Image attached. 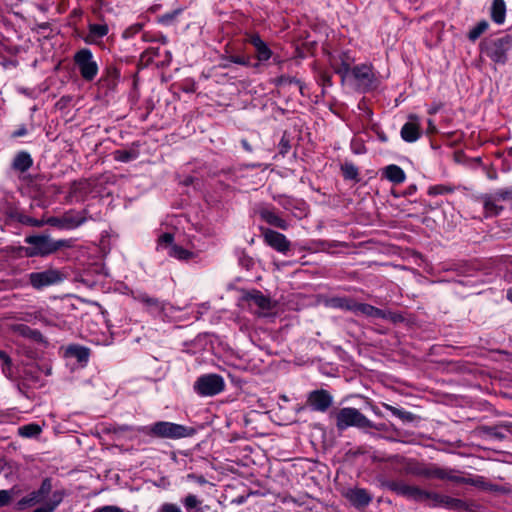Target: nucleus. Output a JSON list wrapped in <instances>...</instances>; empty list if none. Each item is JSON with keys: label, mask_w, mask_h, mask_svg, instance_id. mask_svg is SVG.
Listing matches in <instances>:
<instances>
[{"label": "nucleus", "mask_w": 512, "mask_h": 512, "mask_svg": "<svg viewBox=\"0 0 512 512\" xmlns=\"http://www.w3.org/2000/svg\"><path fill=\"white\" fill-rule=\"evenodd\" d=\"M378 481L382 488H385L397 494L398 496L405 497L415 502L429 501L427 505L433 508L448 507L450 496L427 491L421 489L418 486L409 485L403 480H390L386 478H379Z\"/></svg>", "instance_id": "1"}, {"label": "nucleus", "mask_w": 512, "mask_h": 512, "mask_svg": "<svg viewBox=\"0 0 512 512\" xmlns=\"http://www.w3.org/2000/svg\"><path fill=\"white\" fill-rule=\"evenodd\" d=\"M24 243L30 246L31 258H47L74 245L73 239H54L47 233L26 235Z\"/></svg>", "instance_id": "2"}, {"label": "nucleus", "mask_w": 512, "mask_h": 512, "mask_svg": "<svg viewBox=\"0 0 512 512\" xmlns=\"http://www.w3.org/2000/svg\"><path fill=\"white\" fill-rule=\"evenodd\" d=\"M512 50V32L500 37L483 39L479 44L481 55H485L494 64L505 65L508 62V53Z\"/></svg>", "instance_id": "3"}, {"label": "nucleus", "mask_w": 512, "mask_h": 512, "mask_svg": "<svg viewBox=\"0 0 512 512\" xmlns=\"http://www.w3.org/2000/svg\"><path fill=\"white\" fill-rule=\"evenodd\" d=\"M140 433L161 439H181L191 437L196 433L195 428L168 421H157L148 426L138 428Z\"/></svg>", "instance_id": "4"}, {"label": "nucleus", "mask_w": 512, "mask_h": 512, "mask_svg": "<svg viewBox=\"0 0 512 512\" xmlns=\"http://www.w3.org/2000/svg\"><path fill=\"white\" fill-rule=\"evenodd\" d=\"M402 472L406 475L422 477L426 479L446 480L449 472L436 464L420 462L416 459H407L402 467Z\"/></svg>", "instance_id": "5"}, {"label": "nucleus", "mask_w": 512, "mask_h": 512, "mask_svg": "<svg viewBox=\"0 0 512 512\" xmlns=\"http://www.w3.org/2000/svg\"><path fill=\"white\" fill-rule=\"evenodd\" d=\"M73 63L85 82L91 83L96 79L99 65L91 49L84 47L77 50L73 55Z\"/></svg>", "instance_id": "6"}, {"label": "nucleus", "mask_w": 512, "mask_h": 512, "mask_svg": "<svg viewBox=\"0 0 512 512\" xmlns=\"http://www.w3.org/2000/svg\"><path fill=\"white\" fill-rule=\"evenodd\" d=\"M336 427L343 431L348 427H357L359 429H378L372 421H370L358 409L345 407L336 414Z\"/></svg>", "instance_id": "7"}, {"label": "nucleus", "mask_w": 512, "mask_h": 512, "mask_svg": "<svg viewBox=\"0 0 512 512\" xmlns=\"http://www.w3.org/2000/svg\"><path fill=\"white\" fill-rule=\"evenodd\" d=\"M157 243L158 248L166 249L167 254L170 257L179 261L188 262L195 259L196 257V254L193 251L188 250L177 243H174V235L172 233L166 232L161 234L158 237Z\"/></svg>", "instance_id": "8"}, {"label": "nucleus", "mask_w": 512, "mask_h": 512, "mask_svg": "<svg viewBox=\"0 0 512 512\" xmlns=\"http://www.w3.org/2000/svg\"><path fill=\"white\" fill-rule=\"evenodd\" d=\"M86 210L77 212L75 210H69L65 212L61 217L51 216L46 219V225L56 227L61 230H73L83 225L87 218L85 214Z\"/></svg>", "instance_id": "9"}, {"label": "nucleus", "mask_w": 512, "mask_h": 512, "mask_svg": "<svg viewBox=\"0 0 512 512\" xmlns=\"http://www.w3.org/2000/svg\"><path fill=\"white\" fill-rule=\"evenodd\" d=\"M64 278V274L60 270L54 268L40 272H31L28 274L29 284L39 291L63 282Z\"/></svg>", "instance_id": "10"}, {"label": "nucleus", "mask_w": 512, "mask_h": 512, "mask_svg": "<svg viewBox=\"0 0 512 512\" xmlns=\"http://www.w3.org/2000/svg\"><path fill=\"white\" fill-rule=\"evenodd\" d=\"M193 388L200 396H214L224 390V380L218 374H204L197 378Z\"/></svg>", "instance_id": "11"}, {"label": "nucleus", "mask_w": 512, "mask_h": 512, "mask_svg": "<svg viewBox=\"0 0 512 512\" xmlns=\"http://www.w3.org/2000/svg\"><path fill=\"white\" fill-rule=\"evenodd\" d=\"M363 92L370 91L376 87V77L373 67L370 64L355 65L349 75Z\"/></svg>", "instance_id": "12"}, {"label": "nucleus", "mask_w": 512, "mask_h": 512, "mask_svg": "<svg viewBox=\"0 0 512 512\" xmlns=\"http://www.w3.org/2000/svg\"><path fill=\"white\" fill-rule=\"evenodd\" d=\"M354 62L355 58L349 50L342 51L337 55H329V64L333 71L341 77L342 84L349 78Z\"/></svg>", "instance_id": "13"}, {"label": "nucleus", "mask_w": 512, "mask_h": 512, "mask_svg": "<svg viewBox=\"0 0 512 512\" xmlns=\"http://www.w3.org/2000/svg\"><path fill=\"white\" fill-rule=\"evenodd\" d=\"M332 404L333 396L325 389H316L307 395V405L312 411L325 413Z\"/></svg>", "instance_id": "14"}, {"label": "nucleus", "mask_w": 512, "mask_h": 512, "mask_svg": "<svg viewBox=\"0 0 512 512\" xmlns=\"http://www.w3.org/2000/svg\"><path fill=\"white\" fill-rule=\"evenodd\" d=\"M121 75V70L114 64L107 65L97 81L99 89L105 90V92L115 91Z\"/></svg>", "instance_id": "15"}, {"label": "nucleus", "mask_w": 512, "mask_h": 512, "mask_svg": "<svg viewBox=\"0 0 512 512\" xmlns=\"http://www.w3.org/2000/svg\"><path fill=\"white\" fill-rule=\"evenodd\" d=\"M239 300L247 302L249 305L253 303L261 311H270L274 308V304L269 296L264 295L257 289L241 290Z\"/></svg>", "instance_id": "16"}, {"label": "nucleus", "mask_w": 512, "mask_h": 512, "mask_svg": "<svg viewBox=\"0 0 512 512\" xmlns=\"http://www.w3.org/2000/svg\"><path fill=\"white\" fill-rule=\"evenodd\" d=\"M422 135L420 117L416 114H409L408 121L402 126L400 136L407 143L416 142Z\"/></svg>", "instance_id": "17"}, {"label": "nucleus", "mask_w": 512, "mask_h": 512, "mask_svg": "<svg viewBox=\"0 0 512 512\" xmlns=\"http://www.w3.org/2000/svg\"><path fill=\"white\" fill-rule=\"evenodd\" d=\"M264 242L280 253H287L290 250L291 243L282 233L269 228H261Z\"/></svg>", "instance_id": "18"}, {"label": "nucleus", "mask_w": 512, "mask_h": 512, "mask_svg": "<svg viewBox=\"0 0 512 512\" xmlns=\"http://www.w3.org/2000/svg\"><path fill=\"white\" fill-rule=\"evenodd\" d=\"M479 433L489 439L502 441L507 438L508 434L512 435V423H502L494 426H481Z\"/></svg>", "instance_id": "19"}, {"label": "nucleus", "mask_w": 512, "mask_h": 512, "mask_svg": "<svg viewBox=\"0 0 512 512\" xmlns=\"http://www.w3.org/2000/svg\"><path fill=\"white\" fill-rule=\"evenodd\" d=\"M355 313H361L367 317H372V318L390 319L394 322L401 319L400 315L382 310L380 308H377V307L367 304V303H358L357 302Z\"/></svg>", "instance_id": "20"}, {"label": "nucleus", "mask_w": 512, "mask_h": 512, "mask_svg": "<svg viewBox=\"0 0 512 512\" xmlns=\"http://www.w3.org/2000/svg\"><path fill=\"white\" fill-rule=\"evenodd\" d=\"M91 349L80 344H69L65 347L64 356L66 358H74L76 361L85 366L90 359Z\"/></svg>", "instance_id": "21"}, {"label": "nucleus", "mask_w": 512, "mask_h": 512, "mask_svg": "<svg viewBox=\"0 0 512 512\" xmlns=\"http://www.w3.org/2000/svg\"><path fill=\"white\" fill-rule=\"evenodd\" d=\"M20 213L21 210L13 200L3 199L0 201V219H3L6 224L11 225L17 222Z\"/></svg>", "instance_id": "22"}, {"label": "nucleus", "mask_w": 512, "mask_h": 512, "mask_svg": "<svg viewBox=\"0 0 512 512\" xmlns=\"http://www.w3.org/2000/svg\"><path fill=\"white\" fill-rule=\"evenodd\" d=\"M485 217H496L500 215V213L504 210V206L500 204L499 199H497L495 193L483 194L480 197Z\"/></svg>", "instance_id": "23"}, {"label": "nucleus", "mask_w": 512, "mask_h": 512, "mask_svg": "<svg viewBox=\"0 0 512 512\" xmlns=\"http://www.w3.org/2000/svg\"><path fill=\"white\" fill-rule=\"evenodd\" d=\"M345 496L353 506L358 508L366 507L372 501L371 494L364 488L349 489Z\"/></svg>", "instance_id": "24"}, {"label": "nucleus", "mask_w": 512, "mask_h": 512, "mask_svg": "<svg viewBox=\"0 0 512 512\" xmlns=\"http://www.w3.org/2000/svg\"><path fill=\"white\" fill-rule=\"evenodd\" d=\"M139 147L140 143L138 141H134L128 149L115 150L112 153L113 159L117 162L129 163L139 157Z\"/></svg>", "instance_id": "25"}, {"label": "nucleus", "mask_w": 512, "mask_h": 512, "mask_svg": "<svg viewBox=\"0 0 512 512\" xmlns=\"http://www.w3.org/2000/svg\"><path fill=\"white\" fill-rule=\"evenodd\" d=\"M250 44L254 47L256 57L259 62H265L272 56V51L258 34H253L249 38Z\"/></svg>", "instance_id": "26"}, {"label": "nucleus", "mask_w": 512, "mask_h": 512, "mask_svg": "<svg viewBox=\"0 0 512 512\" xmlns=\"http://www.w3.org/2000/svg\"><path fill=\"white\" fill-rule=\"evenodd\" d=\"M259 215L263 221L271 226H275L276 228L287 230L289 228V223L281 218L274 210L269 208H262L259 211Z\"/></svg>", "instance_id": "27"}, {"label": "nucleus", "mask_w": 512, "mask_h": 512, "mask_svg": "<svg viewBox=\"0 0 512 512\" xmlns=\"http://www.w3.org/2000/svg\"><path fill=\"white\" fill-rule=\"evenodd\" d=\"M108 32L109 27L107 24L90 23L88 25V34L84 38V41L87 44H97Z\"/></svg>", "instance_id": "28"}, {"label": "nucleus", "mask_w": 512, "mask_h": 512, "mask_svg": "<svg viewBox=\"0 0 512 512\" xmlns=\"http://www.w3.org/2000/svg\"><path fill=\"white\" fill-rule=\"evenodd\" d=\"M506 3L504 0H493L490 7V18L497 24L502 25L506 19Z\"/></svg>", "instance_id": "29"}, {"label": "nucleus", "mask_w": 512, "mask_h": 512, "mask_svg": "<svg viewBox=\"0 0 512 512\" xmlns=\"http://www.w3.org/2000/svg\"><path fill=\"white\" fill-rule=\"evenodd\" d=\"M15 331L22 337L28 338L36 343H45V337L40 330L31 328L26 324H18L15 326Z\"/></svg>", "instance_id": "30"}, {"label": "nucleus", "mask_w": 512, "mask_h": 512, "mask_svg": "<svg viewBox=\"0 0 512 512\" xmlns=\"http://www.w3.org/2000/svg\"><path fill=\"white\" fill-rule=\"evenodd\" d=\"M33 165V159L31 155L26 151L18 152L12 162V168L15 171L24 173L28 171Z\"/></svg>", "instance_id": "31"}, {"label": "nucleus", "mask_w": 512, "mask_h": 512, "mask_svg": "<svg viewBox=\"0 0 512 512\" xmlns=\"http://www.w3.org/2000/svg\"><path fill=\"white\" fill-rule=\"evenodd\" d=\"M383 176L393 184H401L406 180L404 170L396 164L386 166L383 169Z\"/></svg>", "instance_id": "32"}, {"label": "nucleus", "mask_w": 512, "mask_h": 512, "mask_svg": "<svg viewBox=\"0 0 512 512\" xmlns=\"http://www.w3.org/2000/svg\"><path fill=\"white\" fill-rule=\"evenodd\" d=\"M446 480H450L459 484H468L476 487H481L484 489H489L491 491H497V487L495 485L487 484L483 481L482 477L474 478H466L461 476H452L449 474V477Z\"/></svg>", "instance_id": "33"}, {"label": "nucleus", "mask_w": 512, "mask_h": 512, "mask_svg": "<svg viewBox=\"0 0 512 512\" xmlns=\"http://www.w3.org/2000/svg\"><path fill=\"white\" fill-rule=\"evenodd\" d=\"M52 491V480L46 477L42 480L40 487L32 491L30 494L34 497L37 504L44 502Z\"/></svg>", "instance_id": "34"}, {"label": "nucleus", "mask_w": 512, "mask_h": 512, "mask_svg": "<svg viewBox=\"0 0 512 512\" xmlns=\"http://www.w3.org/2000/svg\"><path fill=\"white\" fill-rule=\"evenodd\" d=\"M131 296L134 300L154 309H162L163 306L158 298L149 296L146 292L132 291Z\"/></svg>", "instance_id": "35"}, {"label": "nucleus", "mask_w": 512, "mask_h": 512, "mask_svg": "<svg viewBox=\"0 0 512 512\" xmlns=\"http://www.w3.org/2000/svg\"><path fill=\"white\" fill-rule=\"evenodd\" d=\"M330 304L334 308L356 312L357 302L349 297H334L330 300Z\"/></svg>", "instance_id": "36"}, {"label": "nucleus", "mask_w": 512, "mask_h": 512, "mask_svg": "<svg viewBox=\"0 0 512 512\" xmlns=\"http://www.w3.org/2000/svg\"><path fill=\"white\" fill-rule=\"evenodd\" d=\"M383 406L387 411H390L394 416L401 419L403 422L411 423L416 419V416L413 413L404 409L394 407L390 404H383Z\"/></svg>", "instance_id": "37"}, {"label": "nucleus", "mask_w": 512, "mask_h": 512, "mask_svg": "<svg viewBox=\"0 0 512 512\" xmlns=\"http://www.w3.org/2000/svg\"><path fill=\"white\" fill-rule=\"evenodd\" d=\"M41 432V427L36 423H29L18 428V435L24 438L37 437Z\"/></svg>", "instance_id": "38"}, {"label": "nucleus", "mask_w": 512, "mask_h": 512, "mask_svg": "<svg viewBox=\"0 0 512 512\" xmlns=\"http://www.w3.org/2000/svg\"><path fill=\"white\" fill-rule=\"evenodd\" d=\"M341 172L345 180H354L355 182H359V170L358 168L351 162H345L341 165Z\"/></svg>", "instance_id": "39"}, {"label": "nucleus", "mask_w": 512, "mask_h": 512, "mask_svg": "<svg viewBox=\"0 0 512 512\" xmlns=\"http://www.w3.org/2000/svg\"><path fill=\"white\" fill-rule=\"evenodd\" d=\"M489 28L487 20H481L478 22L467 34L468 39L471 42H475L482 34H484Z\"/></svg>", "instance_id": "40"}, {"label": "nucleus", "mask_w": 512, "mask_h": 512, "mask_svg": "<svg viewBox=\"0 0 512 512\" xmlns=\"http://www.w3.org/2000/svg\"><path fill=\"white\" fill-rule=\"evenodd\" d=\"M455 191V186L451 184H437L428 188L427 194L429 196H438L452 194Z\"/></svg>", "instance_id": "41"}, {"label": "nucleus", "mask_w": 512, "mask_h": 512, "mask_svg": "<svg viewBox=\"0 0 512 512\" xmlns=\"http://www.w3.org/2000/svg\"><path fill=\"white\" fill-rule=\"evenodd\" d=\"M18 492L19 490L16 487L0 490V508L9 506Z\"/></svg>", "instance_id": "42"}, {"label": "nucleus", "mask_w": 512, "mask_h": 512, "mask_svg": "<svg viewBox=\"0 0 512 512\" xmlns=\"http://www.w3.org/2000/svg\"><path fill=\"white\" fill-rule=\"evenodd\" d=\"M273 83L278 87H283L291 84H296L299 86L301 94H303V85L302 82L296 77L288 76V75H280L279 77L273 80Z\"/></svg>", "instance_id": "43"}, {"label": "nucleus", "mask_w": 512, "mask_h": 512, "mask_svg": "<svg viewBox=\"0 0 512 512\" xmlns=\"http://www.w3.org/2000/svg\"><path fill=\"white\" fill-rule=\"evenodd\" d=\"M45 221H46V219H37V218L31 217V216H28L21 211L20 216L16 223H20L22 225L30 226V227H42V226L46 225Z\"/></svg>", "instance_id": "44"}, {"label": "nucleus", "mask_w": 512, "mask_h": 512, "mask_svg": "<svg viewBox=\"0 0 512 512\" xmlns=\"http://www.w3.org/2000/svg\"><path fill=\"white\" fill-rule=\"evenodd\" d=\"M447 509L459 512H467L470 510L469 504L466 501L453 497H450Z\"/></svg>", "instance_id": "45"}, {"label": "nucleus", "mask_w": 512, "mask_h": 512, "mask_svg": "<svg viewBox=\"0 0 512 512\" xmlns=\"http://www.w3.org/2000/svg\"><path fill=\"white\" fill-rule=\"evenodd\" d=\"M36 504L37 502L34 500V497L29 493L17 501L15 504V509L18 511H23L29 507L35 506Z\"/></svg>", "instance_id": "46"}, {"label": "nucleus", "mask_w": 512, "mask_h": 512, "mask_svg": "<svg viewBox=\"0 0 512 512\" xmlns=\"http://www.w3.org/2000/svg\"><path fill=\"white\" fill-rule=\"evenodd\" d=\"M12 367H13V362H12L11 357L4 351L3 357L1 359L2 373L6 377H9L12 373Z\"/></svg>", "instance_id": "47"}, {"label": "nucleus", "mask_w": 512, "mask_h": 512, "mask_svg": "<svg viewBox=\"0 0 512 512\" xmlns=\"http://www.w3.org/2000/svg\"><path fill=\"white\" fill-rule=\"evenodd\" d=\"M230 64H239L243 66L249 65V58L242 55L227 56L226 55V69L230 67Z\"/></svg>", "instance_id": "48"}, {"label": "nucleus", "mask_w": 512, "mask_h": 512, "mask_svg": "<svg viewBox=\"0 0 512 512\" xmlns=\"http://www.w3.org/2000/svg\"><path fill=\"white\" fill-rule=\"evenodd\" d=\"M183 505L187 509V511H193L200 504L201 501L193 494H188L182 501Z\"/></svg>", "instance_id": "49"}, {"label": "nucleus", "mask_w": 512, "mask_h": 512, "mask_svg": "<svg viewBox=\"0 0 512 512\" xmlns=\"http://www.w3.org/2000/svg\"><path fill=\"white\" fill-rule=\"evenodd\" d=\"M278 148H279V154L282 157H285L286 154L289 152L291 145H290V140L288 138L287 132L283 133V135L280 139V142L278 144Z\"/></svg>", "instance_id": "50"}, {"label": "nucleus", "mask_w": 512, "mask_h": 512, "mask_svg": "<svg viewBox=\"0 0 512 512\" xmlns=\"http://www.w3.org/2000/svg\"><path fill=\"white\" fill-rule=\"evenodd\" d=\"M61 503V499L50 500L43 506L36 508L33 512H53Z\"/></svg>", "instance_id": "51"}, {"label": "nucleus", "mask_w": 512, "mask_h": 512, "mask_svg": "<svg viewBox=\"0 0 512 512\" xmlns=\"http://www.w3.org/2000/svg\"><path fill=\"white\" fill-rule=\"evenodd\" d=\"M318 81L324 87H331L333 85L332 75L325 70L318 72Z\"/></svg>", "instance_id": "52"}, {"label": "nucleus", "mask_w": 512, "mask_h": 512, "mask_svg": "<svg viewBox=\"0 0 512 512\" xmlns=\"http://www.w3.org/2000/svg\"><path fill=\"white\" fill-rule=\"evenodd\" d=\"M494 193L500 202H502V201L512 202V187L505 188V189H499V190L495 191Z\"/></svg>", "instance_id": "53"}, {"label": "nucleus", "mask_w": 512, "mask_h": 512, "mask_svg": "<svg viewBox=\"0 0 512 512\" xmlns=\"http://www.w3.org/2000/svg\"><path fill=\"white\" fill-rule=\"evenodd\" d=\"M13 252L17 257L31 258L30 246L27 244L13 248Z\"/></svg>", "instance_id": "54"}, {"label": "nucleus", "mask_w": 512, "mask_h": 512, "mask_svg": "<svg viewBox=\"0 0 512 512\" xmlns=\"http://www.w3.org/2000/svg\"><path fill=\"white\" fill-rule=\"evenodd\" d=\"M239 264L247 270H250L254 265V260L250 256L241 252L238 257Z\"/></svg>", "instance_id": "55"}, {"label": "nucleus", "mask_w": 512, "mask_h": 512, "mask_svg": "<svg viewBox=\"0 0 512 512\" xmlns=\"http://www.w3.org/2000/svg\"><path fill=\"white\" fill-rule=\"evenodd\" d=\"M182 12L181 9H177V10H174L172 12H168V13H165L163 14L159 21L162 23V24H165V25H169L173 22V20L175 19V17L177 15H179L180 13Z\"/></svg>", "instance_id": "56"}, {"label": "nucleus", "mask_w": 512, "mask_h": 512, "mask_svg": "<svg viewBox=\"0 0 512 512\" xmlns=\"http://www.w3.org/2000/svg\"><path fill=\"white\" fill-rule=\"evenodd\" d=\"M158 512H182V510L174 503H164Z\"/></svg>", "instance_id": "57"}, {"label": "nucleus", "mask_w": 512, "mask_h": 512, "mask_svg": "<svg viewBox=\"0 0 512 512\" xmlns=\"http://www.w3.org/2000/svg\"><path fill=\"white\" fill-rule=\"evenodd\" d=\"M187 479L190 481H193L197 484H200V485H204V484L208 483V481L206 480V478L203 475H197L194 473L188 474Z\"/></svg>", "instance_id": "58"}, {"label": "nucleus", "mask_w": 512, "mask_h": 512, "mask_svg": "<svg viewBox=\"0 0 512 512\" xmlns=\"http://www.w3.org/2000/svg\"><path fill=\"white\" fill-rule=\"evenodd\" d=\"M94 512H124V510L118 506L106 505L97 508Z\"/></svg>", "instance_id": "59"}, {"label": "nucleus", "mask_w": 512, "mask_h": 512, "mask_svg": "<svg viewBox=\"0 0 512 512\" xmlns=\"http://www.w3.org/2000/svg\"><path fill=\"white\" fill-rule=\"evenodd\" d=\"M142 26L140 24L134 26V27H131L127 30H125L123 36L124 37H129L130 35L134 34V33H137L141 30Z\"/></svg>", "instance_id": "60"}, {"label": "nucleus", "mask_w": 512, "mask_h": 512, "mask_svg": "<svg viewBox=\"0 0 512 512\" xmlns=\"http://www.w3.org/2000/svg\"><path fill=\"white\" fill-rule=\"evenodd\" d=\"M417 191V186L415 184L409 185L403 192V196H411L415 194Z\"/></svg>", "instance_id": "61"}, {"label": "nucleus", "mask_w": 512, "mask_h": 512, "mask_svg": "<svg viewBox=\"0 0 512 512\" xmlns=\"http://www.w3.org/2000/svg\"><path fill=\"white\" fill-rule=\"evenodd\" d=\"M26 134H27V129L25 126H22L13 132V137H22V136H25Z\"/></svg>", "instance_id": "62"}, {"label": "nucleus", "mask_w": 512, "mask_h": 512, "mask_svg": "<svg viewBox=\"0 0 512 512\" xmlns=\"http://www.w3.org/2000/svg\"><path fill=\"white\" fill-rule=\"evenodd\" d=\"M159 48H149L145 52L142 53L141 57L143 58L146 54H151L152 56L158 55Z\"/></svg>", "instance_id": "63"}, {"label": "nucleus", "mask_w": 512, "mask_h": 512, "mask_svg": "<svg viewBox=\"0 0 512 512\" xmlns=\"http://www.w3.org/2000/svg\"><path fill=\"white\" fill-rule=\"evenodd\" d=\"M25 376H26L27 379H30V380H33V381H37L38 380V376L34 375L32 370H26L25 371Z\"/></svg>", "instance_id": "64"}]
</instances>
